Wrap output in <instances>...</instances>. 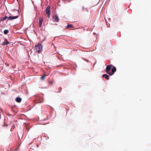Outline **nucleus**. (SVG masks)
I'll use <instances>...</instances> for the list:
<instances>
[{"label": "nucleus", "instance_id": "1", "mask_svg": "<svg viewBox=\"0 0 151 151\" xmlns=\"http://www.w3.org/2000/svg\"><path fill=\"white\" fill-rule=\"evenodd\" d=\"M42 46L41 44L39 43L35 46V51L36 52H39L42 50Z\"/></svg>", "mask_w": 151, "mask_h": 151}, {"label": "nucleus", "instance_id": "2", "mask_svg": "<svg viewBox=\"0 0 151 151\" xmlns=\"http://www.w3.org/2000/svg\"><path fill=\"white\" fill-rule=\"evenodd\" d=\"M113 66V65L111 64L107 66L106 69V73L109 74V73H110L109 71L111 69V67Z\"/></svg>", "mask_w": 151, "mask_h": 151}, {"label": "nucleus", "instance_id": "3", "mask_svg": "<svg viewBox=\"0 0 151 151\" xmlns=\"http://www.w3.org/2000/svg\"><path fill=\"white\" fill-rule=\"evenodd\" d=\"M46 13L47 15V16L49 17L50 15V7L49 6H48L45 10Z\"/></svg>", "mask_w": 151, "mask_h": 151}, {"label": "nucleus", "instance_id": "4", "mask_svg": "<svg viewBox=\"0 0 151 151\" xmlns=\"http://www.w3.org/2000/svg\"><path fill=\"white\" fill-rule=\"evenodd\" d=\"M116 71V68L115 67H114L113 68L111 69V72H110L109 73V75L110 76H112L113 75L114 73Z\"/></svg>", "mask_w": 151, "mask_h": 151}, {"label": "nucleus", "instance_id": "5", "mask_svg": "<svg viewBox=\"0 0 151 151\" xmlns=\"http://www.w3.org/2000/svg\"><path fill=\"white\" fill-rule=\"evenodd\" d=\"M19 17V15L15 16H10L8 17V19L9 20H11L17 18Z\"/></svg>", "mask_w": 151, "mask_h": 151}, {"label": "nucleus", "instance_id": "6", "mask_svg": "<svg viewBox=\"0 0 151 151\" xmlns=\"http://www.w3.org/2000/svg\"><path fill=\"white\" fill-rule=\"evenodd\" d=\"M53 19L54 20V22H58L59 21V18L57 15H54L53 16Z\"/></svg>", "mask_w": 151, "mask_h": 151}, {"label": "nucleus", "instance_id": "7", "mask_svg": "<svg viewBox=\"0 0 151 151\" xmlns=\"http://www.w3.org/2000/svg\"><path fill=\"white\" fill-rule=\"evenodd\" d=\"M43 20L42 18H40L39 19V26L40 27H41L42 22H43Z\"/></svg>", "mask_w": 151, "mask_h": 151}, {"label": "nucleus", "instance_id": "8", "mask_svg": "<svg viewBox=\"0 0 151 151\" xmlns=\"http://www.w3.org/2000/svg\"><path fill=\"white\" fill-rule=\"evenodd\" d=\"M102 77L103 78H105L107 80H109V76L106 74H104L103 75Z\"/></svg>", "mask_w": 151, "mask_h": 151}, {"label": "nucleus", "instance_id": "9", "mask_svg": "<svg viewBox=\"0 0 151 151\" xmlns=\"http://www.w3.org/2000/svg\"><path fill=\"white\" fill-rule=\"evenodd\" d=\"M22 100V99L20 97H17L16 99V101L18 102L19 103L21 102Z\"/></svg>", "mask_w": 151, "mask_h": 151}, {"label": "nucleus", "instance_id": "10", "mask_svg": "<svg viewBox=\"0 0 151 151\" xmlns=\"http://www.w3.org/2000/svg\"><path fill=\"white\" fill-rule=\"evenodd\" d=\"M74 26L73 25L71 24H68L66 27V28H73Z\"/></svg>", "mask_w": 151, "mask_h": 151}, {"label": "nucleus", "instance_id": "11", "mask_svg": "<svg viewBox=\"0 0 151 151\" xmlns=\"http://www.w3.org/2000/svg\"><path fill=\"white\" fill-rule=\"evenodd\" d=\"M6 40L5 42H4V43H3L2 44H1V45H6L9 44V42L8 41L6 40Z\"/></svg>", "mask_w": 151, "mask_h": 151}, {"label": "nucleus", "instance_id": "12", "mask_svg": "<svg viewBox=\"0 0 151 151\" xmlns=\"http://www.w3.org/2000/svg\"><path fill=\"white\" fill-rule=\"evenodd\" d=\"M8 18V17H7L6 16L4 17H1V18L0 20H1L2 21H3L4 20H5L6 19H7Z\"/></svg>", "mask_w": 151, "mask_h": 151}, {"label": "nucleus", "instance_id": "13", "mask_svg": "<svg viewBox=\"0 0 151 151\" xmlns=\"http://www.w3.org/2000/svg\"><path fill=\"white\" fill-rule=\"evenodd\" d=\"M8 32H9V30L7 29H5V30H4V33L5 35H6V34H8Z\"/></svg>", "mask_w": 151, "mask_h": 151}, {"label": "nucleus", "instance_id": "14", "mask_svg": "<svg viewBox=\"0 0 151 151\" xmlns=\"http://www.w3.org/2000/svg\"><path fill=\"white\" fill-rule=\"evenodd\" d=\"M46 76V75L45 74H44V75L42 76L41 78L40 79L42 80H44L45 78V77Z\"/></svg>", "mask_w": 151, "mask_h": 151}, {"label": "nucleus", "instance_id": "15", "mask_svg": "<svg viewBox=\"0 0 151 151\" xmlns=\"http://www.w3.org/2000/svg\"><path fill=\"white\" fill-rule=\"evenodd\" d=\"M62 90V88L61 87H60L59 88V91H58V92H60Z\"/></svg>", "mask_w": 151, "mask_h": 151}]
</instances>
